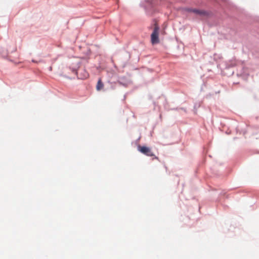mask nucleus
Listing matches in <instances>:
<instances>
[{
  "label": "nucleus",
  "mask_w": 259,
  "mask_h": 259,
  "mask_svg": "<svg viewBox=\"0 0 259 259\" xmlns=\"http://www.w3.org/2000/svg\"><path fill=\"white\" fill-rule=\"evenodd\" d=\"M138 150L140 151L142 154L148 156H154L155 159H157V157L155 156V155L153 154V153L152 152L150 148H149L148 147L145 146H141L138 145Z\"/></svg>",
  "instance_id": "obj_1"
},
{
  "label": "nucleus",
  "mask_w": 259,
  "mask_h": 259,
  "mask_svg": "<svg viewBox=\"0 0 259 259\" xmlns=\"http://www.w3.org/2000/svg\"><path fill=\"white\" fill-rule=\"evenodd\" d=\"M159 28L158 26H155L153 32L151 35V40L152 44H156L159 42L158 31Z\"/></svg>",
  "instance_id": "obj_2"
},
{
  "label": "nucleus",
  "mask_w": 259,
  "mask_h": 259,
  "mask_svg": "<svg viewBox=\"0 0 259 259\" xmlns=\"http://www.w3.org/2000/svg\"><path fill=\"white\" fill-rule=\"evenodd\" d=\"M193 13L200 16H206L208 14L207 12L206 11L200 10L197 9H194Z\"/></svg>",
  "instance_id": "obj_3"
},
{
  "label": "nucleus",
  "mask_w": 259,
  "mask_h": 259,
  "mask_svg": "<svg viewBox=\"0 0 259 259\" xmlns=\"http://www.w3.org/2000/svg\"><path fill=\"white\" fill-rule=\"evenodd\" d=\"M146 2L149 4L150 7L151 8H154L159 3L158 0H146Z\"/></svg>",
  "instance_id": "obj_4"
},
{
  "label": "nucleus",
  "mask_w": 259,
  "mask_h": 259,
  "mask_svg": "<svg viewBox=\"0 0 259 259\" xmlns=\"http://www.w3.org/2000/svg\"><path fill=\"white\" fill-rule=\"evenodd\" d=\"M104 87V84L102 82L101 79H99L98 81L97 84L96 85V90L97 91H100Z\"/></svg>",
  "instance_id": "obj_5"
},
{
  "label": "nucleus",
  "mask_w": 259,
  "mask_h": 259,
  "mask_svg": "<svg viewBox=\"0 0 259 259\" xmlns=\"http://www.w3.org/2000/svg\"><path fill=\"white\" fill-rule=\"evenodd\" d=\"M194 9L191 8H185L183 9V10L187 12H189V13L193 12V13Z\"/></svg>",
  "instance_id": "obj_6"
},
{
  "label": "nucleus",
  "mask_w": 259,
  "mask_h": 259,
  "mask_svg": "<svg viewBox=\"0 0 259 259\" xmlns=\"http://www.w3.org/2000/svg\"><path fill=\"white\" fill-rule=\"evenodd\" d=\"M119 83L122 85L123 86H124V87H126L128 84V82H123L122 81V78H121V80H119Z\"/></svg>",
  "instance_id": "obj_7"
},
{
  "label": "nucleus",
  "mask_w": 259,
  "mask_h": 259,
  "mask_svg": "<svg viewBox=\"0 0 259 259\" xmlns=\"http://www.w3.org/2000/svg\"><path fill=\"white\" fill-rule=\"evenodd\" d=\"M70 68L73 73L77 74V68L76 67H72V68Z\"/></svg>",
  "instance_id": "obj_8"
},
{
  "label": "nucleus",
  "mask_w": 259,
  "mask_h": 259,
  "mask_svg": "<svg viewBox=\"0 0 259 259\" xmlns=\"http://www.w3.org/2000/svg\"><path fill=\"white\" fill-rule=\"evenodd\" d=\"M88 76V74L87 73V72H84V73L83 74V76L82 77H80V78L81 79H83L85 78H87Z\"/></svg>",
  "instance_id": "obj_9"
},
{
  "label": "nucleus",
  "mask_w": 259,
  "mask_h": 259,
  "mask_svg": "<svg viewBox=\"0 0 259 259\" xmlns=\"http://www.w3.org/2000/svg\"><path fill=\"white\" fill-rule=\"evenodd\" d=\"M80 63L79 62H77V67H79V65Z\"/></svg>",
  "instance_id": "obj_10"
},
{
  "label": "nucleus",
  "mask_w": 259,
  "mask_h": 259,
  "mask_svg": "<svg viewBox=\"0 0 259 259\" xmlns=\"http://www.w3.org/2000/svg\"><path fill=\"white\" fill-rule=\"evenodd\" d=\"M52 67H49V70H52Z\"/></svg>",
  "instance_id": "obj_11"
},
{
  "label": "nucleus",
  "mask_w": 259,
  "mask_h": 259,
  "mask_svg": "<svg viewBox=\"0 0 259 259\" xmlns=\"http://www.w3.org/2000/svg\"><path fill=\"white\" fill-rule=\"evenodd\" d=\"M32 61L33 62H36V61H35V60H32Z\"/></svg>",
  "instance_id": "obj_12"
}]
</instances>
